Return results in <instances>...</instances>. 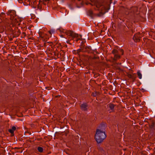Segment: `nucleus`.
<instances>
[{
	"label": "nucleus",
	"mask_w": 155,
	"mask_h": 155,
	"mask_svg": "<svg viewBox=\"0 0 155 155\" xmlns=\"http://www.w3.org/2000/svg\"><path fill=\"white\" fill-rule=\"evenodd\" d=\"M106 137L105 128L97 129L95 135V139L98 144L102 142Z\"/></svg>",
	"instance_id": "f257e3e1"
},
{
	"label": "nucleus",
	"mask_w": 155,
	"mask_h": 155,
	"mask_svg": "<svg viewBox=\"0 0 155 155\" xmlns=\"http://www.w3.org/2000/svg\"><path fill=\"white\" fill-rule=\"evenodd\" d=\"M60 31L64 32L67 35V38L70 40H73L75 38L78 37V34L70 30H65L61 29H59Z\"/></svg>",
	"instance_id": "f03ea898"
},
{
	"label": "nucleus",
	"mask_w": 155,
	"mask_h": 155,
	"mask_svg": "<svg viewBox=\"0 0 155 155\" xmlns=\"http://www.w3.org/2000/svg\"><path fill=\"white\" fill-rule=\"evenodd\" d=\"M10 27L9 29L12 31V33L14 35V37H17L21 34V31L18 27L15 26L11 27V26H10Z\"/></svg>",
	"instance_id": "7ed1b4c3"
},
{
	"label": "nucleus",
	"mask_w": 155,
	"mask_h": 155,
	"mask_svg": "<svg viewBox=\"0 0 155 155\" xmlns=\"http://www.w3.org/2000/svg\"><path fill=\"white\" fill-rule=\"evenodd\" d=\"M21 19L18 17H15L14 19L12 20L11 24L10 26L11 27L15 26L20 25V22L21 21Z\"/></svg>",
	"instance_id": "20e7f679"
},
{
	"label": "nucleus",
	"mask_w": 155,
	"mask_h": 155,
	"mask_svg": "<svg viewBox=\"0 0 155 155\" xmlns=\"http://www.w3.org/2000/svg\"><path fill=\"white\" fill-rule=\"evenodd\" d=\"M7 14L8 15H9L10 17V19L12 20L14 19L16 16V12L14 10L8 11Z\"/></svg>",
	"instance_id": "39448f33"
},
{
	"label": "nucleus",
	"mask_w": 155,
	"mask_h": 155,
	"mask_svg": "<svg viewBox=\"0 0 155 155\" xmlns=\"http://www.w3.org/2000/svg\"><path fill=\"white\" fill-rule=\"evenodd\" d=\"M141 36L140 33L138 32L135 34L133 37V40L136 42H138L140 41V38H141Z\"/></svg>",
	"instance_id": "423d86ee"
},
{
	"label": "nucleus",
	"mask_w": 155,
	"mask_h": 155,
	"mask_svg": "<svg viewBox=\"0 0 155 155\" xmlns=\"http://www.w3.org/2000/svg\"><path fill=\"white\" fill-rule=\"evenodd\" d=\"M15 127H12L11 129H9L8 131L11 134V136L13 137L14 136V132L16 130Z\"/></svg>",
	"instance_id": "0eeeda50"
},
{
	"label": "nucleus",
	"mask_w": 155,
	"mask_h": 155,
	"mask_svg": "<svg viewBox=\"0 0 155 155\" xmlns=\"http://www.w3.org/2000/svg\"><path fill=\"white\" fill-rule=\"evenodd\" d=\"M88 105L86 103H83L81 106V109L82 110L86 111L87 110Z\"/></svg>",
	"instance_id": "6e6552de"
},
{
	"label": "nucleus",
	"mask_w": 155,
	"mask_h": 155,
	"mask_svg": "<svg viewBox=\"0 0 155 155\" xmlns=\"http://www.w3.org/2000/svg\"><path fill=\"white\" fill-rule=\"evenodd\" d=\"M97 149L98 150V151L104 154L105 153V151L104 150L103 148L100 145H98Z\"/></svg>",
	"instance_id": "1a4fd4ad"
},
{
	"label": "nucleus",
	"mask_w": 155,
	"mask_h": 155,
	"mask_svg": "<svg viewBox=\"0 0 155 155\" xmlns=\"http://www.w3.org/2000/svg\"><path fill=\"white\" fill-rule=\"evenodd\" d=\"M108 107L110 108V112H113L114 111V105L112 103H110L108 105Z\"/></svg>",
	"instance_id": "9d476101"
},
{
	"label": "nucleus",
	"mask_w": 155,
	"mask_h": 155,
	"mask_svg": "<svg viewBox=\"0 0 155 155\" xmlns=\"http://www.w3.org/2000/svg\"><path fill=\"white\" fill-rule=\"evenodd\" d=\"M120 56L118 54H115L114 55V61H117L120 58Z\"/></svg>",
	"instance_id": "9b49d317"
},
{
	"label": "nucleus",
	"mask_w": 155,
	"mask_h": 155,
	"mask_svg": "<svg viewBox=\"0 0 155 155\" xmlns=\"http://www.w3.org/2000/svg\"><path fill=\"white\" fill-rule=\"evenodd\" d=\"M86 52L89 53L91 52V47L90 46H86Z\"/></svg>",
	"instance_id": "f8f14e48"
},
{
	"label": "nucleus",
	"mask_w": 155,
	"mask_h": 155,
	"mask_svg": "<svg viewBox=\"0 0 155 155\" xmlns=\"http://www.w3.org/2000/svg\"><path fill=\"white\" fill-rule=\"evenodd\" d=\"M5 16V13L2 12L0 14V17L1 20L3 19Z\"/></svg>",
	"instance_id": "ddd939ff"
},
{
	"label": "nucleus",
	"mask_w": 155,
	"mask_h": 155,
	"mask_svg": "<svg viewBox=\"0 0 155 155\" xmlns=\"http://www.w3.org/2000/svg\"><path fill=\"white\" fill-rule=\"evenodd\" d=\"M38 151L40 153H42L43 152V149L42 147H38L37 148Z\"/></svg>",
	"instance_id": "4468645a"
},
{
	"label": "nucleus",
	"mask_w": 155,
	"mask_h": 155,
	"mask_svg": "<svg viewBox=\"0 0 155 155\" xmlns=\"http://www.w3.org/2000/svg\"><path fill=\"white\" fill-rule=\"evenodd\" d=\"M112 53L115 55V54H119V52L117 50L114 49L112 51Z\"/></svg>",
	"instance_id": "2eb2a0df"
},
{
	"label": "nucleus",
	"mask_w": 155,
	"mask_h": 155,
	"mask_svg": "<svg viewBox=\"0 0 155 155\" xmlns=\"http://www.w3.org/2000/svg\"><path fill=\"white\" fill-rule=\"evenodd\" d=\"M137 75H138V78L140 79H141L142 78V75L141 74L139 71H138L137 72Z\"/></svg>",
	"instance_id": "dca6fc26"
},
{
	"label": "nucleus",
	"mask_w": 155,
	"mask_h": 155,
	"mask_svg": "<svg viewBox=\"0 0 155 155\" xmlns=\"http://www.w3.org/2000/svg\"><path fill=\"white\" fill-rule=\"evenodd\" d=\"M96 6L97 8H100L101 6L102 7H103L102 5L101 4L99 3H98L96 4Z\"/></svg>",
	"instance_id": "f3484780"
},
{
	"label": "nucleus",
	"mask_w": 155,
	"mask_h": 155,
	"mask_svg": "<svg viewBox=\"0 0 155 155\" xmlns=\"http://www.w3.org/2000/svg\"><path fill=\"white\" fill-rule=\"evenodd\" d=\"M64 127H60V130L59 132H61V133H63L65 132V130L64 129Z\"/></svg>",
	"instance_id": "a211bd4d"
},
{
	"label": "nucleus",
	"mask_w": 155,
	"mask_h": 155,
	"mask_svg": "<svg viewBox=\"0 0 155 155\" xmlns=\"http://www.w3.org/2000/svg\"><path fill=\"white\" fill-rule=\"evenodd\" d=\"M97 94V92H94L92 93L91 95L93 97L96 96Z\"/></svg>",
	"instance_id": "6ab92c4d"
},
{
	"label": "nucleus",
	"mask_w": 155,
	"mask_h": 155,
	"mask_svg": "<svg viewBox=\"0 0 155 155\" xmlns=\"http://www.w3.org/2000/svg\"><path fill=\"white\" fill-rule=\"evenodd\" d=\"M38 34L39 35V36L40 37H43V34L41 32V31H38Z\"/></svg>",
	"instance_id": "aec40b11"
},
{
	"label": "nucleus",
	"mask_w": 155,
	"mask_h": 155,
	"mask_svg": "<svg viewBox=\"0 0 155 155\" xmlns=\"http://www.w3.org/2000/svg\"><path fill=\"white\" fill-rule=\"evenodd\" d=\"M106 125V124L104 122H102L100 124V126H105Z\"/></svg>",
	"instance_id": "412c9836"
},
{
	"label": "nucleus",
	"mask_w": 155,
	"mask_h": 155,
	"mask_svg": "<svg viewBox=\"0 0 155 155\" xmlns=\"http://www.w3.org/2000/svg\"><path fill=\"white\" fill-rule=\"evenodd\" d=\"M151 126H155V120L152 121Z\"/></svg>",
	"instance_id": "4be33fe9"
},
{
	"label": "nucleus",
	"mask_w": 155,
	"mask_h": 155,
	"mask_svg": "<svg viewBox=\"0 0 155 155\" xmlns=\"http://www.w3.org/2000/svg\"><path fill=\"white\" fill-rule=\"evenodd\" d=\"M119 53L120 52L121 53V54L122 55L124 54V51L122 49H120L119 50Z\"/></svg>",
	"instance_id": "5701e85b"
},
{
	"label": "nucleus",
	"mask_w": 155,
	"mask_h": 155,
	"mask_svg": "<svg viewBox=\"0 0 155 155\" xmlns=\"http://www.w3.org/2000/svg\"><path fill=\"white\" fill-rule=\"evenodd\" d=\"M49 32L50 34H51L54 33V30H51L49 31Z\"/></svg>",
	"instance_id": "b1692460"
},
{
	"label": "nucleus",
	"mask_w": 155,
	"mask_h": 155,
	"mask_svg": "<svg viewBox=\"0 0 155 155\" xmlns=\"http://www.w3.org/2000/svg\"><path fill=\"white\" fill-rule=\"evenodd\" d=\"M133 75H132L130 74H129L128 75V77L130 78H133L132 77H133Z\"/></svg>",
	"instance_id": "393cba45"
},
{
	"label": "nucleus",
	"mask_w": 155,
	"mask_h": 155,
	"mask_svg": "<svg viewBox=\"0 0 155 155\" xmlns=\"http://www.w3.org/2000/svg\"><path fill=\"white\" fill-rule=\"evenodd\" d=\"M83 46L82 45L81 47V51L84 52V48H83Z\"/></svg>",
	"instance_id": "a878e982"
},
{
	"label": "nucleus",
	"mask_w": 155,
	"mask_h": 155,
	"mask_svg": "<svg viewBox=\"0 0 155 155\" xmlns=\"http://www.w3.org/2000/svg\"><path fill=\"white\" fill-rule=\"evenodd\" d=\"M81 52V49L80 48L78 49L77 50V53L78 54H79Z\"/></svg>",
	"instance_id": "bb28decb"
},
{
	"label": "nucleus",
	"mask_w": 155,
	"mask_h": 155,
	"mask_svg": "<svg viewBox=\"0 0 155 155\" xmlns=\"http://www.w3.org/2000/svg\"><path fill=\"white\" fill-rule=\"evenodd\" d=\"M132 78H132L131 79H132L133 81H135L136 78V77H134V76H133Z\"/></svg>",
	"instance_id": "cd10ccee"
},
{
	"label": "nucleus",
	"mask_w": 155,
	"mask_h": 155,
	"mask_svg": "<svg viewBox=\"0 0 155 155\" xmlns=\"http://www.w3.org/2000/svg\"><path fill=\"white\" fill-rule=\"evenodd\" d=\"M22 35L24 37L26 35L25 33L24 32H22Z\"/></svg>",
	"instance_id": "c85d7f7f"
},
{
	"label": "nucleus",
	"mask_w": 155,
	"mask_h": 155,
	"mask_svg": "<svg viewBox=\"0 0 155 155\" xmlns=\"http://www.w3.org/2000/svg\"><path fill=\"white\" fill-rule=\"evenodd\" d=\"M84 52H86V47L85 48H84Z\"/></svg>",
	"instance_id": "c756f323"
},
{
	"label": "nucleus",
	"mask_w": 155,
	"mask_h": 155,
	"mask_svg": "<svg viewBox=\"0 0 155 155\" xmlns=\"http://www.w3.org/2000/svg\"><path fill=\"white\" fill-rule=\"evenodd\" d=\"M26 25L25 24H23V27H24V28H26Z\"/></svg>",
	"instance_id": "7c9ffc66"
},
{
	"label": "nucleus",
	"mask_w": 155,
	"mask_h": 155,
	"mask_svg": "<svg viewBox=\"0 0 155 155\" xmlns=\"http://www.w3.org/2000/svg\"><path fill=\"white\" fill-rule=\"evenodd\" d=\"M90 14H91V15L92 14V12L91 11H90Z\"/></svg>",
	"instance_id": "2f4dec72"
},
{
	"label": "nucleus",
	"mask_w": 155,
	"mask_h": 155,
	"mask_svg": "<svg viewBox=\"0 0 155 155\" xmlns=\"http://www.w3.org/2000/svg\"><path fill=\"white\" fill-rule=\"evenodd\" d=\"M79 39H76L75 40V41L76 42H78V40Z\"/></svg>",
	"instance_id": "473e14b6"
},
{
	"label": "nucleus",
	"mask_w": 155,
	"mask_h": 155,
	"mask_svg": "<svg viewBox=\"0 0 155 155\" xmlns=\"http://www.w3.org/2000/svg\"><path fill=\"white\" fill-rule=\"evenodd\" d=\"M44 1L47 2L49 1L50 0H43Z\"/></svg>",
	"instance_id": "72a5a7b5"
},
{
	"label": "nucleus",
	"mask_w": 155,
	"mask_h": 155,
	"mask_svg": "<svg viewBox=\"0 0 155 155\" xmlns=\"http://www.w3.org/2000/svg\"><path fill=\"white\" fill-rule=\"evenodd\" d=\"M69 41H67V42L68 43H69Z\"/></svg>",
	"instance_id": "f704fd0d"
},
{
	"label": "nucleus",
	"mask_w": 155,
	"mask_h": 155,
	"mask_svg": "<svg viewBox=\"0 0 155 155\" xmlns=\"http://www.w3.org/2000/svg\"><path fill=\"white\" fill-rule=\"evenodd\" d=\"M24 128H25V129H26L25 127H24Z\"/></svg>",
	"instance_id": "c9c22d12"
},
{
	"label": "nucleus",
	"mask_w": 155,
	"mask_h": 155,
	"mask_svg": "<svg viewBox=\"0 0 155 155\" xmlns=\"http://www.w3.org/2000/svg\"><path fill=\"white\" fill-rule=\"evenodd\" d=\"M21 0H20V2L21 3Z\"/></svg>",
	"instance_id": "e433bc0d"
}]
</instances>
